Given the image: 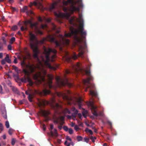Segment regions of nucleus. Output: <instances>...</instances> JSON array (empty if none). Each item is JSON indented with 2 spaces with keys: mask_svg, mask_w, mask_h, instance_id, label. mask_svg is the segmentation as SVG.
I'll use <instances>...</instances> for the list:
<instances>
[{
  "mask_svg": "<svg viewBox=\"0 0 146 146\" xmlns=\"http://www.w3.org/2000/svg\"><path fill=\"white\" fill-rule=\"evenodd\" d=\"M79 30H74L73 28L71 29V32L68 33H65V36L66 37H71L72 35H74L75 40V44L76 45H80L79 46V52L78 56L82 58L84 57V51L83 46L81 45V40L78 36Z\"/></svg>",
  "mask_w": 146,
  "mask_h": 146,
  "instance_id": "nucleus-1",
  "label": "nucleus"
},
{
  "mask_svg": "<svg viewBox=\"0 0 146 146\" xmlns=\"http://www.w3.org/2000/svg\"><path fill=\"white\" fill-rule=\"evenodd\" d=\"M29 45L34 53L33 57L35 58H38V54L39 53L38 49L37 44L38 41L35 35L31 32L29 33Z\"/></svg>",
  "mask_w": 146,
  "mask_h": 146,
  "instance_id": "nucleus-2",
  "label": "nucleus"
},
{
  "mask_svg": "<svg viewBox=\"0 0 146 146\" xmlns=\"http://www.w3.org/2000/svg\"><path fill=\"white\" fill-rule=\"evenodd\" d=\"M51 52L55 54L56 53L57 51L55 49H52L50 48H46L44 47V53L45 55L46 60H44L43 59V61H44L45 64L49 68L55 70V68L52 67L49 63L50 61V55Z\"/></svg>",
  "mask_w": 146,
  "mask_h": 146,
  "instance_id": "nucleus-3",
  "label": "nucleus"
},
{
  "mask_svg": "<svg viewBox=\"0 0 146 146\" xmlns=\"http://www.w3.org/2000/svg\"><path fill=\"white\" fill-rule=\"evenodd\" d=\"M82 1V0H78V2ZM77 2L74 0H67V1H64L63 2V5L65 6H67L68 4L70 5L69 10L70 12L73 13L74 11H79V7L76 6Z\"/></svg>",
  "mask_w": 146,
  "mask_h": 146,
  "instance_id": "nucleus-4",
  "label": "nucleus"
},
{
  "mask_svg": "<svg viewBox=\"0 0 146 146\" xmlns=\"http://www.w3.org/2000/svg\"><path fill=\"white\" fill-rule=\"evenodd\" d=\"M86 73L88 76V77L86 79L83 80V83L86 87L85 91H86L87 90L88 88L94 89L95 86L94 84L91 83L90 82V81L92 80L93 79V77L91 75L90 71L89 70H86Z\"/></svg>",
  "mask_w": 146,
  "mask_h": 146,
  "instance_id": "nucleus-5",
  "label": "nucleus"
},
{
  "mask_svg": "<svg viewBox=\"0 0 146 146\" xmlns=\"http://www.w3.org/2000/svg\"><path fill=\"white\" fill-rule=\"evenodd\" d=\"M24 24L25 25H27L29 24L30 27L31 28H34L36 32L38 34L42 35L43 34L42 32L41 31L38 27L37 25L38 23L37 22L34 23H32V21L31 20H28L25 21Z\"/></svg>",
  "mask_w": 146,
  "mask_h": 146,
  "instance_id": "nucleus-6",
  "label": "nucleus"
},
{
  "mask_svg": "<svg viewBox=\"0 0 146 146\" xmlns=\"http://www.w3.org/2000/svg\"><path fill=\"white\" fill-rule=\"evenodd\" d=\"M57 82L58 86H59L67 85L69 87H71L73 86V84L72 83H70L67 78H65L64 80H62L59 78H58L57 79Z\"/></svg>",
  "mask_w": 146,
  "mask_h": 146,
  "instance_id": "nucleus-7",
  "label": "nucleus"
},
{
  "mask_svg": "<svg viewBox=\"0 0 146 146\" xmlns=\"http://www.w3.org/2000/svg\"><path fill=\"white\" fill-rule=\"evenodd\" d=\"M80 25L79 28V32L82 38H85L86 35V32L84 31L83 22L80 23Z\"/></svg>",
  "mask_w": 146,
  "mask_h": 146,
  "instance_id": "nucleus-8",
  "label": "nucleus"
},
{
  "mask_svg": "<svg viewBox=\"0 0 146 146\" xmlns=\"http://www.w3.org/2000/svg\"><path fill=\"white\" fill-rule=\"evenodd\" d=\"M46 40L51 42H54L57 46H59L60 45V43L57 40H56L54 36L52 35H48L46 37Z\"/></svg>",
  "mask_w": 146,
  "mask_h": 146,
  "instance_id": "nucleus-9",
  "label": "nucleus"
},
{
  "mask_svg": "<svg viewBox=\"0 0 146 146\" xmlns=\"http://www.w3.org/2000/svg\"><path fill=\"white\" fill-rule=\"evenodd\" d=\"M21 64L22 66L26 65V67L29 68L31 73H33L34 72L36 67L34 64H29V65H26L24 61L21 62Z\"/></svg>",
  "mask_w": 146,
  "mask_h": 146,
  "instance_id": "nucleus-10",
  "label": "nucleus"
},
{
  "mask_svg": "<svg viewBox=\"0 0 146 146\" xmlns=\"http://www.w3.org/2000/svg\"><path fill=\"white\" fill-rule=\"evenodd\" d=\"M64 10L65 12H66V14H65L60 13H55V15L58 18H63L64 17H66L67 18L69 16V15L67 12V8L66 7L64 8Z\"/></svg>",
  "mask_w": 146,
  "mask_h": 146,
  "instance_id": "nucleus-11",
  "label": "nucleus"
},
{
  "mask_svg": "<svg viewBox=\"0 0 146 146\" xmlns=\"http://www.w3.org/2000/svg\"><path fill=\"white\" fill-rule=\"evenodd\" d=\"M21 81L24 83H26L28 82L29 85L31 86H32L33 84V82L30 79L29 76H25L24 77L22 78L21 79Z\"/></svg>",
  "mask_w": 146,
  "mask_h": 146,
  "instance_id": "nucleus-12",
  "label": "nucleus"
},
{
  "mask_svg": "<svg viewBox=\"0 0 146 146\" xmlns=\"http://www.w3.org/2000/svg\"><path fill=\"white\" fill-rule=\"evenodd\" d=\"M33 78L35 80L39 82H40V80L43 79L41 74L40 72H38L33 74Z\"/></svg>",
  "mask_w": 146,
  "mask_h": 146,
  "instance_id": "nucleus-13",
  "label": "nucleus"
},
{
  "mask_svg": "<svg viewBox=\"0 0 146 146\" xmlns=\"http://www.w3.org/2000/svg\"><path fill=\"white\" fill-rule=\"evenodd\" d=\"M50 131L51 135L52 137L54 136L56 137H58V134L57 132V130L55 129H54L53 131H52V129L53 128V125L52 124L50 125Z\"/></svg>",
  "mask_w": 146,
  "mask_h": 146,
  "instance_id": "nucleus-14",
  "label": "nucleus"
},
{
  "mask_svg": "<svg viewBox=\"0 0 146 146\" xmlns=\"http://www.w3.org/2000/svg\"><path fill=\"white\" fill-rule=\"evenodd\" d=\"M35 92L39 94L40 96H45L50 93V90L45 89L43 90L42 91H35Z\"/></svg>",
  "mask_w": 146,
  "mask_h": 146,
  "instance_id": "nucleus-15",
  "label": "nucleus"
},
{
  "mask_svg": "<svg viewBox=\"0 0 146 146\" xmlns=\"http://www.w3.org/2000/svg\"><path fill=\"white\" fill-rule=\"evenodd\" d=\"M59 38L61 43L68 45L69 43L68 39H66L65 37L62 35H60Z\"/></svg>",
  "mask_w": 146,
  "mask_h": 146,
  "instance_id": "nucleus-16",
  "label": "nucleus"
},
{
  "mask_svg": "<svg viewBox=\"0 0 146 146\" xmlns=\"http://www.w3.org/2000/svg\"><path fill=\"white\" fill-rule=\"evenodd\" d=\"M57 95L58 97H62L64 100H69V98L66 93L63 92H57Z\"/></svg>",
  "mask_w": 146,
  "mask_h": 146,
  "instance_id": "nucleus-17",
  "label": "nucleus"
},
{
  "mask_svg": "<svg viewBox=\"0 0 146 146\" xmlns=\"http://www.w3.org/2000/svg\"><path fill=\"white\" fill-rule=\"evenodd\" d=\"M38 101L39 106L40 107L44 106L48 104L47 101L44 100L38 99Z\"/></svg>",
  "mask_w": 146,
  "mask_h": 146,
  "instance_id": "nucleus-18",
  "label": "nucleus"
},
{
  "mask_svg": "<svg viewBox=\"0 0 146 146\" xmlns=\"http://www.w3.org/2000/svg\"><path fill=\"white\" fill-rule=\"evenodd\" d=\"M40 114L46 118L47 117L48 115L50 114V112L48 111L41 110L40 112Z\"/></svg>",
  "mask_w": 146,
  "mask_h": 146,
  "instance_id": "nucleus-19",
  "label": "nucleus"
},
{
  "mask_svg": "<svg viewBox=\"0 0 146 146\" xmlns=\"http://www.w3.org/2000/svg\"><path fill=\"white\" fill-rule=\"evenodd\" d=\"M97 107L94 106L92 104L91 106V110L92 114L94 115L96 117L98 116V115L96 111Z\"/></svg>",
  "mask_w": 146,
  "mask_h": 146,
  "instance_id": "nucleus-20",
  "label": "nucleus"
},
{
  "mask_svg": "<svg viewBox=\"0 0 146 146\" xmlns=\"http://www.w3.org/2000/svg\"><path fill=\"white\" fill-rule=\"evenodd\" d=\"M57 1L54 2L50 6V10L52 11L55 8V7L59 3L60 0H56Z\"/></svg>",
  "mask_w": 146,
  "mask_h": 146,
  "instance_id": "nucleus-21",
  "label": "nucleus"
},
{
  "mask_svg": "<svg viewBox=\"0 0 146 146\" xmlns=\"http://www.w3.org/2000/svg\"><path fill=\"white\" fill-rule=\"evenodd\" d=\"M72 110L73 111H75L74 113H73L72 114V116L73 117V119H75L76 118L77 115L78 114V111L75 108H72Z\"/></svg>",
  "mask_w": 146,
  "mask_h": 146,
  "instance_id": "nucleus-22",
  "label": "nucleus"
},
{
  "mask_svg": "<svg viewBox=\"0 0 146 146\" xmlns=\"http://www.w3.org/2000/svg\"><path fill=\"white\" fill-rule=\"evenodd\" d=\"M21 12L23 13L26 12L27 14L29 13L28 7L27 6H25L23 7L22 9H21L20 10Z\"/></svg>",
  "mask_w": 146,
  "mask_h": 146,
  "instance_id": "nucleus-23",
  "label": "nucleus"
},
{
  "mask_svg": "<svg viewBox=\"0 0 146 146\" xmlns=\"http://www.w3.org/2000/svg\"><path fill=\"white\" fill-rule=\"evenodd\" d=\"M53 118L54 120V123L57 124L58 123V118L55 115H53Z\"/></svg>",
  "mask_w": 146,
  "mask_h": 146,
  "instance_id": "nucleus-24",
  "label": "nucleus"
},
{
  "mask_svg": "<svg viewBox=\"0 0 146 146\" xmlns=\"http://www.w3.org/2000/svg\"><path fill=\"white\" fill-rule=\"evenodd\" d=\"M53 108L56 111H57L58 109L61 107V106L58 104L56 103L55 106H53Z\"/></svg>",
  "mask_w": 146,
  "mask_h": 146,
  "instance_id": "nucleus-25",
  "label": "nucleus"
},
{
  "mask_svg": "<svg viewBox=\"0 0 146 146\" xmlns=\"http://www.w3.org/2000/svg\"><path fill=\"white\" fill-rule=\"evenodd\" d=\"M83 110L82 112V115L84 118H86L87 117V115L88 113V111L83 108Z\"/></svg>",
  "mask_w": 146,
  "mask_h": 146,
  "instance_id": "nucleus-26",
  "label": "nucleus"
},
{
  "mask_svg": "<svg viewBox=\"0 0 146 146\" xmlns=\"http://www.w3.org/2000/svg\"><path fill=\"white\" fill-rule=\"evenodd\" d=\"M4 59L5 61H7L8 63H11V60L9 58V55L8 54L6 55V56Z\"/></svg>",
  "mask_w": 146,
  "mask_h": 146,
  "instance_id": "nucleus-27",
  "label": "nucleus"
},
{
  "mask_svg": "<svg viewBox=\"0 0 146 146\" xmlns=\"http://www.w3.org/2000/svg\"><path fill=\"white\" fill-rule=\"evenodd\" d=\"M23 72L27 76H29V72L27 69H23Z\"/></svg>",
  "mask_w": 146,
  "mask_h": 146,
  "instance_id": "nucleus-28",
  "label": "nucleus"
},
{
  "mask_svg": "<svg viewBox=\"0 0 146 146\" xmlns=\"http://www.w3.org/2000/svg\"><path fill=\"white\" fill-rule=\"evenodd\" d=\"M82 99L80 98L78 101V105L79 109L81 108V106H82Z\"/></svg>",
  "mask_w": 146,
  "mask_h": 146,
  "instance_id": "nucleus-29",
  "label": "nucleus"
},
{
  "mask_svg": "<svg viewBox=\"0 0 146 146\" xmlns=\"http://www.w3.org/2000/svg\"><path fill=\"white\" fill-rule=\"evenodd\" d=\"M25 26V27H23V26H22L21 27V30L22 31H27L28 30V28L27 26V25H25L24 24Z\"/></svg>",
  "mask_w": 146,
  "mask_h": 146,
  "instance_id": "nucleus-30",
  "label": "nucleus"
},
{
  "mask_svg": "<svg viewBox=\"0 0 146 146\" xmlns=\"http://www.w3.org/2000/svg\"><path fill=\"white\" fill-rule=\"evenodd\" d=\"M79 23L83 22V20L82 18V15L81 14L79 15Z\"/></svg>",
  "mask_w": 146,
  "mask_h": 146,
  "instance_id": "nucleus-31",
  "label": "nucleus"
},
{
  "mask_svg": "<svg viewBox=\"0 0 146 146\" xmlns=\"http://www.w3.org/2000/svg\"><path fill=\"white\" fill-rule=\"evenodd\" d=\"M16 140L15 139L13 138L11 139V144L12 145H14L16 142Z\"/></svg>",
  "mask_w": 146,
  "mask_h": 146,
  "instance_id": "nucleus-32",
  "label": "nucleus"
},
{
  "mask_svg": "<svg viewBox=\"0 0 146 146\" xmlns=\"http://www.w3.org/2000/svg\"><path fill=\"white\" fill-rule=\"evenodd\" d=\"M28 98L30 102H32V99L33 98V94H30L28 95Z\"/></svg>",
  "mask_w": 146,
  "mask_h": 146,
  "instance_id": "nucleus-33",
  "label": "nucleus"
},
{
  "mask_svg": "<svg viewBox=\"0 0 146 146\" xmlns=\"http://www.w3.org/2000/svg\"><path fill=\"white\" fill-rule=\"evenodd\" d=\"M2 115L3 117L5 119L7 118V115L6 114V112L5 111H4L2 112Z\"/></svg>",
  "mask_w": 146,
  "mask_h": 146,
  "instance_id": "nucleus-34",
  "label": "nucleus"
},
{
  "mask_svg": "<svg viewBox=\"0 0 146 146\" xmlns=\"http://www.w3.org/2000/svg\"><path fill=\"white\" fill-rule=\"evenodd\" d=\"M86 132H88L91 135L93 134V133L91 130L89 129L88 128H86L85 129Z\"/></svg>",
  "mask_w": 146,
  "mask_h": 146,
  "instance_id": "nucleus-35",
  "label": "nucleus"
},
{
  "mask_svg": "<svg viewBox=\"0 0 146 146\" xmlns=\"http://www.w3.org/2000/svg\"><path fill=\"white\" fill-rule=\"evenodd\" d=\"M13 69L15 70V71L17 72H18L19 70L18 68L15 66L13 65L12 66Z\"/></svg>",
  "mask_w": 146,
  "mask_h": 146,
  "instance_id": "nucleus-36",
  "label": "nucleus"
},
{
  "mask_svg": "<svg viewBox=\"0 0 146 146\" xmlns=\"http://www.w3.org/2000/svg\"><path fill=\"white\" fill-rule=\"evenodd\" d=\"M90 138L92 141V142L94 143L95 142V140L96 139V138L95 137H93L92 136L90 137Z\"/></svg>",
  "mask_w": 146,
  "mask_h": 146,
  "instance_id": "nucleus-37",
  "label": "nucleus"
},
{
  "mask_svg": "<svg viewBox=\"0 0 146 146\" xmlns=\"http://www.w3.org/2000/svg\"><path fill=\"white\" fill-rule=\"evenodd\" d=\"M72 58L74 60H75L77 58V56L76 54L74 53L73 55L72 56Z\"/></svg>",
  "mask_w": 146,
  "mask_h": 146,
  "instance_id": "nucleus-38",
  "label": "nucleus"
},
{
  "mask_svg": "<svg viewBox=\"0 0 146 146\" xmlns=\"http://www.w3.org/2000/svg\"><path fill=\"white\" fill-rule=\"evenodd\" d=\"M12 90L14 92L17 93L18 92V90L17 88L15 87H13L12 88Z\"/></svg>",
  "mask_w": 146,
  "mask_h": 146,
  "instance_id": "nucleus-39",
  "label": "nucleus"
},
{
  "mask_svg": "<svg viewBox=\"0 0 146 146\" xmlns=\"http://www.w3.org/2000/svg\"><path fill=\"white\" fill-rule=\"evenodd\" d=\"M82 137L80 136H78L77 137V139L78 141H80L82 140Z\"/></svg>",
  "mask_w": 146,
  "mask_h": 146,
  "instance_id": "nucleus-40",
  "label": "nucleus"
},
{
  "mask_svg": "<svg viewBox=\"0 0 146 146\" xmlns=\"http://www.w3.org/2000/svg\"><path fill=\"white\" fill-rule=\"evenodd\" d=\"M3 126L2 123H0V133H1V131L3 130Z\"/></svg>",
  "mask_w": 146,
  "mask_h": 146,
  "instance_id": "nucleus-41",
  "label": "nucleus"
},
{
  "mask_svg": "<svg viewBox=\"0 0 146 146\" xmlns=\"http://www.w3.org/2000/svg\"><path fill=\"white\" fill-rule=\"evenodd\" d=\"M13 132V130L11 129H10L8 131V133L10 135H11L12 134Z\"/></svg>",
  "mask_w": 146,
  "mask_h": 146,
  "instance_id": "nucleus-42",
  "label": "nucleus"
},
{
  "mask_svg": "<svg viewBox=\"0 0 146 146\" xmlns=\"http://www.w3.org/2000/svg\"><path fill=\"white\" fill-rule=\"evenodd\" d=\"M5 125L7 128H8L9 127V125L8 121H6Z\"/></svg>",
  "mask_w": 146,
  "mask_h": 146,
  "instance_id": "nucleus-43",
  "label": "nucleus"
},
{
  "mask_svg": "<svg viewBox=\"0 0 146 146\" xmlns=\"http://www.w3.org/2000/svg\"><path fill=\"white\" fill-rule=\"evenodd\" d=\"M70 134H72L73 133V131L72 129L70 128L68 130Z\"/></svg>",
  "mask_w": 146,
  "mask_h": 146,
  "instance_id": "nucleus-44",
  "label": "nucleus"
},
{
  "mask_svg": "<svg viewBox=\"0 0 146 146\" xmlns=\"http://www.w3.org/2000/svg\"><path fill=\"white\" fill-rule=\"evenodd\" d=\"M17 29V27L16 25L13 26L12 28V29L13 31H15Z\"/></svg>",
  "mask_w": 146,
  "mask_h": 146,
  "instance_id": "nucleus-45",
  "label": "nucleus"
},
{
  "mask_svg": "<svg viewBox=\"0 0 146 146\" xmlns=\"http://www.w3.org/2000/svg\"><path fill=\"white\" fill-rule=\"evenodd\" d=\"M90 93L91 95L92 96H95V92L91 90H90Z\"/></svg>",
  "mask_w": 146,
  "mask_h": 146,
  "instance_id": "nucleus-46",
  "label": "nucleus"
},
{
  "mask_svg": "<svg viewBox=\"0 0 146 146\" xmlns=\"http://www.w3.org/2000/svg\"><path fill=\"white\" fill-rule=\"evenodd\" d=\"M15 41V38L14 37H12L11 39L10 42L11 43H12L13 42Z\"/></svg>",
  "mask_w": 146,
  "mask_h": 146,
  "instance_id": "nucleus-47",
  "label": "nucleus"
},
{
  "mask_svg": "<svg viewBox=\"0 0 146 146\" xmlns=\"http://www.w3.org/2000/svg\"><path fill=\"white\" fill-rule=\"evenodd\" d=\"M1 39L3 42V44H5L6 43V40H5V38L4 37H2Z\"/></svg>",
  "mask_w": 146,
  "mask_h": 146,
  "instance_id": "nucleus-48",
  "label": "nucleus"
},
{
  "mask_svg": "<svg viewBox=\"0 0 146 146\" xmlns=\"http://www.w3.org/2000/svg\"><path fill=\"white\" fill-rule=\"evenodd\" d=\"M63 129L66 131H67L68 130V129L67 126H64L63 127Z\"/></svg>",
  "mask_w": 146,
  "mask_h": 146,
  "instance_id": "nucleus-49",
  "label": "nucleus"
},
{
  "mask_svg": "<svg viewBox=\"0 0 146 146\" xmlns=\"http://www.w3.org/2000/svg\"><path fill=\"white\" fill-rule=\"evenodd\" d=\"M3 43H1L0 42V50H2L3 49Z\"/></svg>",
  "mask_w": 146,
  "mask_h": 146,
  "instance_id": "nucleus-50",
  "label": "nucleus"
},
{
  "mask_svg": "<svg viewBox=\"0 0 146 146\" xmlns=\"http://www.w3.org/2000/svg\"><path fill=\"white\" fill-rule=\"evenodd\" d=\"M84 141L86 143H88L89 142V138H87V137H85L84 138Z\"/></svg>",
  "mask_w": 146,
  "mask_h": 146,
  "instance_id": "nucleus-51",
  "label": "nucleus"
},
{
  "mask_svg": "<svg viewBox=\"0 0 146 146\" xmlns=\"http://www.w3.org/2000/svg\"><path fill=\"white\" fill-rule=\"evenodd\" d=\"M73 19H71L69 20V22L70 24L73 25Z\"/></svg>",
  "mask_w": 146,
  "mask_h": 146,
  "instance_id": "nucleus-52",
  "label": "nucleus"
},
{
  "mask_svg": "<svg viewBox=\"0 0 146 146\" xmlns=\"http://www.w3.org/2000/svg\"><path fill=\"white\" fill-rule=\"evenodd\" d=\"M70 145L72 146H73L74 145V143L72 142L71 141L70 143H68L67 146H70Z\"/></svg>",
  "mask_w": 146,
  "mask_h": 146,
  "instance_id": "nucleus-53",
  "label": "nucleus"
},
{
  "mask_svg": "<svg viewBox=\"0 0 146 146\" xmlns=\"http://www.w3.org/2000/svg\"><path fill=\"white\" fill-rule=\"evenodd\" d=\"M29 94H33V92L32 89H29L28 90Z\"/></svg>",
  "mask_w": 146,
  "mask_h": 146,
  "instance_id": "nucleus-54",
  "label": "nucleus"
},
{
  "mask_svg": "<svg viewBox=\"0 0 146 146\" xmlns=\"http://www.w3.org/2000/svg\"><path fill=\"white\" fill-rule=\"evenodd\" d=\"M11 9L12 12H14L16 10V9L15 7H11Z\"/></svg>",
  "mask_w": 146,
  "mask_h": 146,
  "instance_id": "nucleus-55",
  "label": "nucleus"
},
{
  "mask_svg": "<svg viewBox=\"0 0 146 146\" xmlns=\"http://www.w3.org/2000/svg\"><path fill=\"white\" fill-rule=\"evenodd\" d=\"M6 61L5 59H3L1 61V63L2 65H4Z\"/></svg>",
  "mask_w": 146,
  "mask_h": 146,
  "instance_id": "nucleus-56",
  "label": "nucleus"
},
{
  "mask_svg": "<svg viewBox=\"0 0 146 146\" xmlns=\"http://www.w3.org/2000/svg\"><path fill=\"white\" fill-rule=\"evenodd\" d=\"M66 140L69 141H72V139L70 138L69 136H67L66 137Z\"/></svg>",
  "mask_w": 146,
  "mask_h": 146,
  "instance_id": "nucleus-57",
  "label": "nucleus"
},
{
  "mask_svg": "<svg viewBox=\"0 0 146 146\" xmlns=\"http://www.w3.org/2000/svg\"><path fill=\"white\" fill-rule=\"evenodd\" d=\"M8 48L9 50H12V46L10 44L8 45Z\"/></svg>",
  "mask_w": 146,
  "mask_h": 146,
  "instance_id": "nucleus-58",
  "label": "nucleus"
},
{
  "mask_svg": "<svg viewBox=\"0 0 146 146\" xmlns=\"http://www.w3.org/2000/svg\"><path fill=\"white\" fill-rule=\"evenodd\" d=\"M74 129L76 131H77L79 129V127L77 125H76L74 127Z\"/></svg>",
  "mask_w": 146,
  "mask_h": 146,
  "instance_id": "nucleus-59",
  "label": "nucleus"
},
{
  "mask_svg": "<svg viewBox=\"0 0 146 146\" xmlns=\"http://www.w3.org/2000/svg\"><path fill=\"white\" fill-rule=\"evenodd\" d=\"M77 115H78V117L79 118H80V119H81L82 116L81 114L80 113H78V114Z\"/></svg>",
  "mask_w": 146,
  "mask_h": 146,
  "instance_id": "nucleus-60",
  "label": "nucleus"
},
{
  "mask_svg": "<svg viewBox=\"0 0 146 146\" xmlns=\"http://www.w3.org/2000/svg\"><path fill=\"white\" fill-rule=\"evenodd\" d=\"M3 88L1 85H0V93L2 94Z\"/></svg>",
  "mask_w": 146,
  "mask_h": 146,
  "instance_id": "nucleus-61",
  "label": "nucleus"
},
{
  "mask_svg": "<svg viewBox=\"0 0 146 146\" xmlns=\"http://www.w3.org/2000/svg\"><path fill=\"white\" fill-rule=\"evenodd\" d=\"M14 57L15 58L14 60V61H13V62L14 63H15V64H16L17 63V58L15 57V56H14Z\"/></svg>",
  "mask_w": 146,
  "mask_h": 146,
  "instance_id": "nucleus-62",
  "label": "nucleus"
},
{
  "mask_svg": "<svg viewBox=\"0 0 146 146\" xmlns=\"http://www.w3.org/2000/svg\"><path fill=\"white\" fill-rule=\"evenodd\" d=\"M55 56H56L55 54H54L52 56L51 58L52 61H53V60L54 59V58H55Z\"/></svg>",
  "mask_w": 146,
  "mask_h": 146,
  "instance_id": "nucleus-63",
  "label": "nucleus"
},
{
  "mask_svg": "<svg viewBox=\"0 0 146 146\" xmlns=\"http://www.w3.org/2000/svg\"><path fill=\"white\" fill-rule=\"evenodd\" d=\"M64 118L63 117H61L60 118V121H64Z\"/></svg>",
  "mask_w": 146,
  "mask_h": 146,
  "instance_id": "nucleus-64",
  "label": "nucleus"
}]
</instances>
